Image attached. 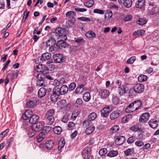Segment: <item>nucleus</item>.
I'll list each match as a JSON object with an SVG mask.
<instances>
[{
	"instance_id": "obj_1",
	"label": "nucleus",
	"mask_w": 159,
	"mask_h": 159,
	"mask_svg": "<svg viewBox=\"0 0 159 159\" xmlns=\"http://www.w3.org/2000/svg\"><path fill=\"white\" fill-rule=\"evenodd\" d=\"M55 111L53 109L48 110L45 115L44 122L47 125H52L55 120Z\"/></svg>"
},
{
	"instance_id": "obj_2",
	"label": "nucleus",
	"mask_w": 159,
	"mask_h": 159,
	"mask_svg": "<svg viewBox=\"0 0 159 159\" xmlns=\"http://www.w3.org/2000/svg\"><path fill=\"white\" fill-rule=\"evenodd\" d=\"M55 32L57 35L61 39L66 40L67 39L65 30L61 27H58L55 29Z\"/></svg>"
},
{
	"instance_id": "obj_3",
	"label": "nucleus",
	"mask_w": 159,
	"mask_h": 159,
	"mask_svg": "<svg viewBox=\"0 0 159 159\" xmlns=\"http://www.w3.org/2000/svg\"><path fill=\"white\" fill-rule=\"evenodd\" d=\"M34 70L38 72L42 73V74H44L48 73L49 70L48 67L43 64L37 65L34 68Z\"/></svg>"
},
{
	"instance_id": "obj_4",
	"label": "nucleus",
	"mask_w": 159,
	"mask_h": 159,
	"mask_svg": "<svg viewBox=\"0 0 159 159\" xmlns=\"http://www.w3.org/2000/svg\"><path fill=\"white\" fill-rule=\"evenodd\" d=\"M54 88L60 96L66 94L69 90L68 88L66 85H63L60 88L54 87Z\"/></svg>"
},
{
	"instance_id": "obj_5",
	"label": "nucleus",
	"mask_w": 159,
	"mask_h": 159,
	"mask_svg": "<svg viewBox=\"0 0 159 159\" xmlns=\"http://www.w3.org/2000/svg\"><path fill=\"white\" fill-rule=\"evenodd\" d=\"M113 107L112 106L110 107L107 106L102 108L101 110V116L105 118H106L107 117L109 112L113 109Z\"/></svg>"
},
{
	"instance_id": "obj_6",
	"label": "nucleus",
	"mask_w": 159,
	"mask_h": 159,
	"mask_svg": "<svg viewBox=\"0 0 159 159\" xmlns=\"http://www.w3.org/2000/svg\"><path fill=\"white\" fill-rule=\"evenodd\" d=\"M65 15L67 19L70 23H74L76 21L75 16L76 14L75 12L70 11L67 12Z\"/></svg>"
},
{
	"instance_id": "obj_7",
	"label": "nucleus",
	"mask_w": 159,
	"mask_h": 159,
	"mask_svg": "<svg viewBox=\"0 0 159 159\" xmlns=\"http://www.w3.org/2000/svg\"><path fill=\"white\" fill-rule=\"evenodd\" d=\"M54 61L58 63H62L65 61V58L63 55L60 53L57 54L53 56Z\"/></svg>"
},
{
	"instance_id": "obj_8",
	"label": "nucleus",
	"mask_w": 159,
	"mask_h": 159,
	"mask_svg": "<svg viewBox=\"0 0 159 159\" xmlns=\"http://www.w3.org/2000/svg\"><path fill=\"white\" fill-rule=\"evenodd\" d=\"M91 149L90 148H86L83 150L82 154L84 159H88L90 158Z\"/></svg>"
},
{
	"instance_id": "obj_9",
	"label": "nucleus",
	"mask_w": 159,
	"mask_h": 159,
	"mask_svg": "<svg viewBox=\"0 0 159 159\" xmlns=\"http://www.w3.org/2000/svg\"><path fill=\"white\" fill-rule=\"evenodd\" d=\"M150 114L146 112L142 114L139 117V121L141 123L145 122L147 121L149 118Z\"/></svg>"
},
{
	"instance_id": "obj_10",
	"label": "nucleus",
	"mask_w": 159,
	"mask_h": 159,
	"mask_svg": "<svg viewBox=\"0 0 159 159\" xmlns=\"http://www.w3.org/2000/svg\"><path fill=\"white\" fill-rule=\"evenodd\" d=\"M135 91L137 93H142L144 90V86L141 84H136L133 87Z\"/></svg>"
},
{
	"instance_id": "obj_11",
	"label": "nucleus",
	"mask_w": 159,
	"mask_h": 159,
	"mask_svg": "<svg viewBox=\"0 0 159 159\" xmlns=\"http://www.w3.org/2000/svg\"><path fill=\"white\" fill-rule=\"evenodd\" d=\"M60 95L54 88L53 89L52 94L51 95L50 98L52 101L53 102H56Z\"/></svg>"
},
{
	"instance_id": "obj_12",
	"label": "nucleus",
	"mask_w": 159,
	"mask_h": 159,
	"mask_svg": "<svg viewBox=\"0 0 159 159\" xmlns=\"http://www.w3.org/2000/svg\"><path fill=\"white\" fill-rule=\"evenodd\" d=\"M33 114V112L30 109L26 110L24 114L22 116V118L25 120H27L30 119Z\"/></svg>"
},
{
	"instance_id": "obj_13",
	"label": "nucleus",
	"mask_w": 159,
	"mask_h": 159,
	"mask_svg": "<svg viewBox=\"0 0 159 159\" xmlns=\"http://www.w3.org/2000/svg\"><path fill=\"white\" fill-rule=\"evenodd\" d=\"M37 100L35 98H33L31 99L28 100L26 102L27 107L32 108L35 106L37 103Z\"/></svg>"
},
{
	"instance_id": "obj_14",
	"label": "nucleus",
	"mask_w": 159,
	"mask_h": 159,
	"mask_svg": "<svg viewBox=\"0 0 159 159\" xmlns=\"http://www.w3.org/2000/svg\"><path fill=\"white\" fill-rule=\"evenodd\" d=\"M118 2L120 4H123L125 7L128 8L131 7L132 4V0H118Z\"/></svg>"
},
{
	"instance_id": "obj_15",
	"label": "nucleus",
	"mask_w": 159,
	"mask_h": 159,
	"mask_svg": "<svg viewBox=\"0 0 159 159\" xmlns=\"http://www.w3.org/2000/svg\"><path fill=\"white\" fill-rule=\"evenodd\" d=\"M64 41L62 39V40L57 41L56 43L57 46L60 49H62L68 47V44L64 42Z\"/></svg>"
},
{
	"instance_id": "obj_16",
	"label": "nucleus",
	"mask_w": 159,
	"mask_h": 159,
	"mask_svg": "<svg viewBox=\"0 0 159 159\" xmlns=\"http://www.w3.org/2000/svg\"><path fill=\"white\" fill-rule=\"evenodd\" d=\"M120 111L119 110H116L113 111L110 115V118L111 120H114L119 116L120 115Z\"/></svg>"
},
{
	"instance_id": "obj_17",
	"label": "nucleus",
	"mask_w": 159,
	"mask_h": 159,
	"mask_svg": "<svg viewBox=\"0 0 159 159\" xmlns=\"http://www.w3.org/2000/svg\"><path fill=\"white\" fill-rule=\"evenodd\" d=\"M117 92L118 94L120 95H122L126 93L125 86L122 85L118 88Z\"/></svg>"
},
{
	"instance_id": "obj_18",
	"label": "nucleus",
	"mask_w": 159,
	"mask_h": 159,
	"mask_svg": "<svg viewBox=\"0 0 159 159\" xmlns=\"http://www.w3.org/2000/svg\"><path fill=\"white\" fill-rule=\"evenodd\" d=\"M99 93L101 98H106L110 94L109 91L107 89L101 90Z\"/></svg>"
},
{
	"instance_id": "obj_19",
	"label": "nucleus",
	"mask_w": 159,
	"mask_h": 159,
	"mask_svg": "<svg viewBox=\"0 0 159 159\" xmlns=\"http://www.w3.org/2000/svg\"><path fill=\"white\" fill-rule=\"evenodd\" d=\"M125 141V137L122 136H119L116 139L115 143L116 145H120L124 143Z\"/></svg>"
},
{
	"instance_id": "obj_20",
	"label": "nucleus",
	"mask_w": 159,
	"mask_h": 159,
	"mask_svg": "<svg viewBox=\"0 0 159 159\" xmlns=\"http://www.w3.org/2000/svg\"><path fill=\"white\" fill-rule=\"evenodd\" d=\"M39 118V117L37 115H33L29 119V122L30 124H35L38 121Z\"/></svg>"
},
{
	"instance_id": "obj_21",
	"label": "nucleus",
	"mask_w": 159,
	"mask_h": 159,
	"mask_svg": "<svg viewBox=\"0 0 159 159\" xmlns=\"http://www.w3.org/2000/svg\"><path fill=\"white\" fill-rule=\"evenodd\" d=\"M141 124L138 123L131 126L129 128V129L134 132H137L141 129Z\"/></svg>"
},
{
	"instance_id": "obj_22",
	"label": "nucleus",
	"mask_w": 159,
	"mask_h": 159,
	"mask_svg": "<svg viewBox=\"0 0 159 159\" xmlns=\"http://www.w3.org/2000/svg\"><path fill=\"white\" fill-rule=\"evenodd\" d=\"M145 0H138L135 3V7L137 8H141L145 5Z\"/></svg>"
},
{
	"instance_id": "obj_23",
	"label": "nucleus",
	"mask_w": 159,
	"mask_h": 159,
	"mask_svg": "<svg viewBox=\"0 0 159 159\" xmlns=\"http://www.w3.org/2000/svg\"><path fill=\"white\" fill-rule=\"evenodd\" d=\"M47 92V90L43 87L40 89L38 92V96L39 98H42L44 96Z\"/></svg>"
},
{
	"instance_id": "obj_24",
	"label": "nucleus",
	"mask_w": 159,
	"mask_h": 159,
	"mask_svg": "<svg viewBox=\"0 0 159 159\" xmlns=\"http://www.w3.org/2000/svg\"><path fill=\"white\" fill-rule=\"evenodd\" d=\"M56 43V41L53 38H51L46 42V46L49 47L50 46H54Z\"/></svg>"
},
{
	"instance_id": "obj_25",
	"label": "nucleus",
	"mask_w": 159,
	"mask_h": 159,
	"mask_svg": "<svg viewBox=\"0 0 159 159\" xmlns=\"http://www.w3.org/2000/svg\"><path fill=\"white\" fill-rule=\"evenodd\" d=\"M54 145L53 142L52 140H48L45 143V147L46 148L49 150H51L53 147Z\"/></svg>"
},
{
	"instance_id": "obj_26",
	"label": "nucleus",
	"mask_w": 159,
	"mask_h": 159,
	"mask_svg": "<svg viewBox=\"0 0 159 159\" xmlns=\"http://www.w3.org/2000/svg\"><path fill=\"white\" fill-rule=\"evenodd\" d=\"M84 85L80 84L78 86L75 90V93L77 94H80L83 93L84 91Z\"/></svg>"
},
{
	"instance_id": "obj_27",
	"label": "nucleus",
	"mask_w": 159,
	"mask_h": 159,
	"mask_svg": "<svg viewBox=\"0 0 159 159\" xmlns=\"http://www.w3.org/2000/svg\"><path fill=\"white\" fill-rule=\"evenodd\" d=\"M133 105L135 111L138 110L141 107L142 104L140 100H137L133 102Z\"/></svg>"
},
{
	"instance_id": "obj_28",
	"label": "nucleus",
	"mask_w": 159,
	"mask_h": 159,
	"mask_svg": "<svg viewBox=\"0 0 159 159\" xmlns=\"http://www.w3.org/2000/svg\"><path fill=\"white\" fill-rule=\"evenodd\" d=\"M148 124L153 129L156 128L158 125L157 121L153 119L150 120Z\"/></svg>"
},
{
	"instance_id": "obj_29",
	"label": "nucleus",
	"mask_w": 159,
	"mask_h": 159,
	"mask_svg": "<svg viewBox=\"0 0 159 159\" xmlns=\"http://www.w3.org/2000/svg\"><path fill=\"white\" fill-rule=\"evenodd\" d=\"M51 54L49 53L46 52L43 54L41 57V59L43 61L49 60L51 57Z\"/></svg>"
},
{
	"instance_id": "obj_30",
	"label": "nucleus",
	"mask_w": 159,
	"mask_h": 159,
	"mask_svg": "<svg viewBox=\"0 0 159 159\" xmlns=\"http://www.w3.org/2000/svg\"><path fill=\"white\" fill-rule=\"evenodd\" d=\"M135 111V109L132 102L125 109V111L127 113L132 112Z\"/></svg>"
},
{
	"instance_id": "obj_31",
	"label": "nucleus",
	"mask_w": 159,
	"mask_h": 159,
	"mask_svg": "<svg viewBox=\"0 0 159 159\" xmlns=\"http://www.w3.org/2000/svg\"><path fill=\"white\" fill-rule=\"evenodd\" d=\"M124 152L126 156H131L135 153L133 148H128Z\"/></svg>"
},
{
	"instance_id": "obj_32",
	"label": "nucleus",
	"mask_w": 159,
	"mask_h": 159,
	"mask_svg": "<svg viewBox=\"0 0 159 159\" xmlns=\"http://www.w3.org/2000/svg\"><path fill=\"white\" fill-rule=\"evenodd\" d=\"M33 128L30 127L29 129L26 131L27 134L30 137H32L34 136L36 133V131H38V130H34Z\"/></svg>"
},
{
	"instance_id": "obj_33",
	"label": "nucleus",
	"mask_w": 159,
	"mask_h": 159,
	"mask_svg": "<svg viewBox=\"0 0 159 159\" xmlns=\"http://www.w3.org/2000/svg\"><path fill=\"white\" fill-rule=\"evenodd\" d=\"M111 101L113 104L115 105H117L119 103L120 99L118 97L113 95Z\"/></svg>"
},
{
	"instance_id": "obj_34",
	"label": "nucleus",
	"mask_w": 159,
	"mask_h": 159,
	"mask_svg": "<svg viewBox=\"0 0 159 159\" xmlns=\"http://www.w3.org/2000/svg\"><path fill=\"white\" fill-rule=\"evenodd\" d=\"M95 129V127L94 126L90 125L86 129L85 133L87 134H89L93 132Z\"/></svg>"
},
{
	"instance_id": "obj_35",
	"label": "nucleus",
	"mask_w": 159,
	"mask_h": 159,
	"mask_svg": "<svg viewBox=\"0 0 159 159\" xmlns=\"http://www.w3.org/2000/svg\"><path fill=\"white\" fill-rule=\"evenodd\" d=\"M83 99L85 102H89L91 99L90 94L89 92L85 93L83 96Z\"/></svg>"
},
{
	"instance_id": "obj_36",
	"label": "nucleus",
	"mask_w": 159,
	"mask_h": 159,
	"mask_svg": "<svg viewBox=\"0 0 159 159\" xmlns=\"http://www.w3.org/2000/svg\"><path fill=\"white\" fill-rule=\"evenodd\" d=\"M132 118L131 115H127L124 116L122 119V121L124 123L128 122Z\"/></svg>"
},
{
	"instance_id": "obj_37",
	"label": "nucleus",
	"mask_w": 159,
	"mask_h": 159,
	"mask_svg": "<svg viewBox=\"0 0 159 159\" xmlns=\"http://www.w3.org/2000/svg\"><path fill=\"white\" fill-rule=\"evenodd\" d=\"M97 117V114L94 112H93L89 115L87 118L89 121H91L94 120Z\"/></svg>"
},
{
	"instance_id": "obj_38",
	"label": "nucleus",
	"mask_w": 159,
	"mask_h": 159,
	"mask_svg": "<svg viewBox=\"0 0 159 159\" xmlns=\"http://www.w3.org/2000/svg\"><path fill=\"white\" fill-rule=\"evenodd\" d=\"M118 154L117 151L111 150L107 154V156L111 157L116 156Z\"/></svg>"
},
{
	"instance_id": "obj_39",
	"label": "nucleus",
	"mask_w": 159,
	"mask_h": 159,
	"mask_svg": "<svg viewBox=\"0 0 159 159\" xmlns=\"http://www.w3.org/2000/svg\"><path fill=\"white\" fill-rule=\"evenodd\" d=\"M145 33V31L142 30H139L134 31L133 33V35L135 36H142Z\"/></svg>"
},
{
	"instance_id": "obj_40",
	"label": "nucleus",
	"mask_w": 159,
	"mask_h": 159,
	"mask_svg": "<svg viewBox=\"0 0 159 159\" xmlns=\"http://www.w3.org/2000/svg\"><path fill=\"white\" fill-rule=\"evenodd\" d=\"M49 83L51 84L55 87H57L60 85L58 80L57 79L51 80Z\"/></svg>"
},
{
	"instance_id": "obj_41",
	"label": "nucleus",
	"mask_w": 159,
	"mask_h": 159,
	"mask_svg": "<svg viewBox=\"0 0 159 159\" xmlns=\"http://www.w3.org/2000/svg\"><path fill=\"white\" fill-rule=\"evenodd\" d=\"M54 132L57 134H60L62 132V129L60 126H56L53 128Z\"/></svg>"
},
{
	"instance_id": "obj_42",
	"label": "nucleus",
	"mask_w": 159,
	"mask_h": 159,
	"mask_svg": "<svg viewBox=\"0 0 159 159\" xmlns=\"http://www.w3.org/2000/svg\"><path fill=\"white\" fill-rule=\"evenodd\" d=\"M119 129V127L118 125H115L111 128L109 132L110 133L113 134L115 133Z\"/></svg>"
},
{
	"instance_id": "obj_43",
	"label": "nucleus",
	"mask_w": 159,
	"mask_h": 159,
	"mask_svg": "<svg viewBox=\"0 0 159 159\" xmlns=\"http://www.w3.org/2000/svg\"><path fill=\"white\" fill-rule=\"evenodd\" d=\"M136 93H137L135 92L134 88H133L129 90V97L132 98L135 97L136 95Z\"/></svg>"
},
{
	"instance_id": "obj_44",
	"label": "nucleus",
	"mask_w": 159,
	"mask_h": 159,
	"mask_svg": "<svg viewBox=\"0 0 159 159\" xmlns=\"http://www.w3.org/2000/svg\"><path fill=\"white\" fill-rule=\"evenodd\" d=\"M73 9L76 11L80 12H85L87 11L86 9L84 8H80L76 6H73Z\"/></svg>"
},
{
	"instance_id": "obj_45",
	"label": "nucleus",
	"mask_w": 159,
	"mask_h": 159,
	"mask_svg": "<svg viewBox=\"0 0 159 159\" xmlns=\"http://www.w3.org/2000/svg\"><path fill=\"white\" fill-rule=\"evenodd\" d=\"M58 104L61 108H64L66 107V102L65 100L61 99L60 101Z\"/></svg>"
},
{
	"instance_id": "obj_46",
	"label": "nucleus",
	"mask_w": 159,
	"mask_h": 159,
	"mask_svg": "<svg viewBox=\"0 0 159 159\" xmlns=\"http://www.w3.org/2000/svg\"><path fill=\"white\" fill-rule=\"evenodd\" d=\"M65 144V142L64 140L61 139L59 141L58 149L59 150L61 149L64 146Z\"/></svg>"
},
{
	"instance_id": "obj_47",
	"label": "nucleus",
	"mask_w": 159,
	"mask_h": 159,
	"mask_svg": "<svg viewBox=\"0 0 159 159\" xmlns=\"http://www.w3.org/2000/svg\"><path fill=\"white\" fill-rule=\"evenodd\" d=\"M85 36L88 38L94 37L95 35V33L93 31H89L85 34Z\"/></svg>"
},
{
	"instance_id": "obj_48",
	"label": "nucleus",
	"mask_w": 159,
	"mask_h": 159,
	"mask_svg": "<svg viewBox=\"0 0 159 159\" xmlns=\"http://www.w3.org/2000/svg\"><path fill=\"white\" fill-rule=\"evenodd\" d=\"M34 129L37 130L36 129L41 130L43 127V125L42 123L39 122L37 123L34 126Z\"/></svg>"
},
{
	"instance_id": "obj_49",
	"label": "nucleus",
	"mask_w": 159,
	"mask_h": 159,
	"mask_svg": "<svg viewBox=\"0 0 159 159\" xmlns=\"http://www.w3.org/2000/svg\"><path fill=\"white\" fill-rule=\"evenodd\" d=\"M75 42L77 43V44L80 45L81 44L85 43V41L81 37L78 38L75 40Z\"/></svg>"
},
{
	"instance_id": "obj_50",
	"label": "nucleus",
	"mask_w": 159,
	"mask_h": 159,
	"mask_svg": "<svg viewBox=\"0 0 159 159\" xmlns=\"http://www.w3.org/2000/svg\"><path fill=\"white\" fill-rule=\"evenodd\" d=\"M83 101L81 98H78L75 103V105L77 107H80L82 106Z\"/></svg>"
},
{
	"instance_id": "obj_51",
	"label": "nucleus",
	"mask_w": 159,
	"mask_h": 159,
	"mask_svg": "<svg viewBox=\"0 0 159 159\" xmlns=\"http://www.w3.org/2000/svg\"><path fill=\"white\" fill-rule=\"evenodd\" d=\"M147 76L143 75H140L138 77V80L140 82L145 81L147 79Z\"/></svg>"
},
{
	"instance_id": "obj_52",
	"label": "nucleus",
	"mask_w": 159,
	"mask_h": 159,
	"mask_svg": "<svg viewBox=\"0 0 159 159\" xmlns=\"http://www.w3.org/2000/svg\"><path fill=\"white\" fill-rule=\"evenodd\" d=\"M112 16V11L111 10H107L106 12L105 16L106 19H108L109 18L111 17Z\"/></svg>"
},
{
	"instance_id": "obj_53",
	"label": "nucleus",
	"mask_w": 159,
	"mask_h": 159,
	"mask_svg": "<svg viewBox=\"0 0 159 159\" xmlns=\"http://www.w3.org/2000/svg\"><path fill=\"white\" fill-rule=\"evenodd\" d=\"M94 3V2L93 0H89L86 3H84V5L88 7H92Z\"/></svg>"
},
{
	"instance_id": "obj_54",
	"label": "nucleus",
	"mask_w": 159,
	"mask_h": 159,
	"mask_svg": "<svg viewBox=\"0 0 159 159\" xmlns=\"http://www.w3.org/2000/svg\"><path fill=\"white\" fill-rule=\"evenodd\" d=\"M45 137V135L41 133L39 134L37 137V141L38 142H40L42 141Z\"/></svg>"
},
{
	"instance_id": "obj_55",
	"label": "nucleus",
	"mask_w": 159,
	"mask_h": 159,
	"mask_svg": "<svg viewBox=\"0 0 159 159\" xmlns=\"http://www.w3.org/2000/svg\"><path fill=\"white\" fill-rule=\"evenodd\" d=\"M67 126L68 128L67 129L68 130H71L73 129L75 127V123L72 122H70L67 125Z\"/></svg>"
},
{
	"instance_id": "obj_56",
	"label": "nucleus",
	"mask_w": 159,
	"mask_h": 159,
	"mask_svg": "<svg viewBox=\"0 0 159 159\" xmlns=\"http://www.w3.org/2000/svg\"><path fill=\"white\" fill-rule=\"evenodd\" d=\"M76 87V84L74 82L71 83L68 86V89L69 91H71L75 88Z\"/></svg>"
},
{
	"instance_id": "obj_57",
	"label": "nucleus",
	"mask_w": 159,
	"mask_h": 159,
	"mask_svg": "<svg viewBox=\"0 0 159 159\" xmlns=\"http://www.w3.org/2000/svg\"><path fill=\"white\" fill-rule=\"evenodd\" d=\"M107 150L106 148L101 149L99 152V154L101 156L105 155L107 152Z\"/></svg>"
},
{
	"instance_id": "obj_58",
	"label": "nucleus",
	"mask_w": 159,
	"mask_h": 159,
	"mask_svg": "<svg viewBox=\"0 0 159 159\" xmlns=\"http://www.w3.org/2000/svg\"><path fill=\"white\" fill-rule=\"evenodd\" d=\"M136 57L135 56L131 57L129 58L127 61V63L128 64H132L135 61Z\"/></svg>"
},
{
	"instance_id": "obj_59",
	"label": "nucleus",
	"mask_w": 159,
	"mask_h": 159,
	"mask_svg": "<svg viewBox=\"0 0 159 159\" xmlns=\"http://www.w3.org/2000/svg\"><path fill=\"white\" fill-rule=\"evenodd\" d=\"M135 137L134 136H131L129 137L127 139V141L128 144H131L134 142L135 141Z\"/></svg>"
},
{
	"instance_id": "obj_60",
	"label": "nucleus",
	"mask_w": 159,
	"mask_h": 159,
	"mask_svg": "<svg viewBox=\"0 0 159 159\" xmlns=\"http://www.w3.org/2000/svg\"><path fill=\"white\" fill-rule=\"evenodd\" d=\"M146 22V20L144 18H140L138 20V24L140 25H143Z\"/></svg>"
},
{
	"instance_id": "obj_61",
	"label": "nucleus",
	"mask_w": 159,
	"mask_h": 159,
	"mask_svg": "<svg viewBox=\"0 0 159 159\" xmlns=\"http://www.w3.org/2000/svg\"><path fill=\"white\" fill-rule=\"evenodd\" d=\"M77 19L80 20H81L82 21H91V20L90 19V18L87 17H84V16H82V17H79V18H77Z\"/></svg>"
},
{
	"instance_id": "obj_62",
	"label": "nucleus",
	"mask_w": 159,
	"mask_h": 159,
	"mask_svg": "<svg viewBox=\"0 0 159 159\" xmlns=\"http://www.w3.org/2000/svg\"><path fill=\"white\" fill-rule=\"evenodd\" d=\"M93 12L94 13H98L100 14H104V11L96 9H94Z\"/></svg>"
},
{
	"instance_id": "obj_63",
	"label": "nucleus",
	"mask_w": 159,
	"mask_h": 159,
	"mask_svg": "<svg viewBox=\"0 0 159 159\" xmlns=\"http://www.w3.org/2000/svg\"><path fill=\"white\" fill-rule=\"evenodd\" d=\"M135 144L138 147H141L143 145L144 143L141 140H138L135 142Z\"/></svg>"
},
{
	"instance_id": "obj_64",
	"label": "nucleus",
	"mask_w": 159,
	"mask_h": 159,
	"mask_svg": "<svg viewBox=\"0 0 159 159\" xmlns=\"http://www.w3.org/2000/svg\"><path fill=\"white\" fill-rule=\"evenodd\" d=\"M18 71L17 70L12 73V76L11 80H13L17 78L18 75Z\"/></svg>"
}]
</instances>
